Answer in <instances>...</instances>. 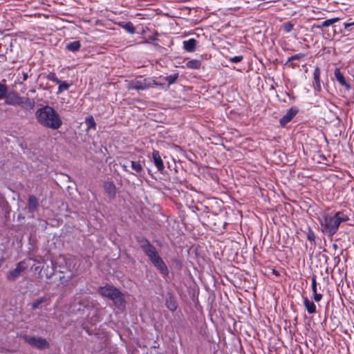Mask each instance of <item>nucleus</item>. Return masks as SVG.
<instances>
[{"label":"nucleus","instance_id":"nucleus-1","mask_svg":"<svg viewBox=\"0 0 354 354\" xmlns=\"http://www.w3.org/2000/svg\"><path fill=\"white\" fill-rule=\"evenodd\" d=\"M348 220V216L342 211L336 212L334 214H324L319 218L321 230L328 236H333L340 225Z\"/></svg>","mask_w":354,"mask_h":354},{"label":"nucleus","instance_id":"nucleus-2","mask_svg":"<svg viewBox=\"0 0 354 354\" xmlns=\"http://www.w3.org/2000/svg\"><path fill=\"white\" fill-rule=\"evenodd\" d=\"M35 118L43 127L57 130L62 125V120L57 112L50 106H44L37 110Z\"/></svg>","mask_w":354,"mask_h":354},{"label":"nucleus","instance_id":"nucleus-3","mask_svg":"<svg viewBox=\"0 0 354 354\" xmlns=\"http://www.w3.org/2000/svg\"><path fill=\"white\" fill-rule=\"evenodd\" d=\"M140 247L160 273L166 277L169 274L167 265L159 255L156 248L146 239L139 241Z\"/></svg>","mask_w":354,"mask_h":354},{"label":"nucleus","instance_id":"nucleus-4","mask_svg":"<svg viewBox=\"0 0 354 354\" xmlns=\"http://www.w3.org/2000/svg\"><path fill=\"white\" fill-rule=\"evenodd\" d=\"M99 292L104 297L111 299L118 308L124 307L125 299L124 295L115 287L106 285L99 288Z\"/></svg>","mask_w":354,"mask_h":354},{"label":"nucleus","instance_id":"nucleus-5","mask_svg":"<svg viewBox=\"0 0 354 354\" xmlns=\"http://www.w3.org/2000/svg\"><path fill=\"white\" fill-rule=\"evenodd\" d=\"M127 88L128 90L144 91L158 85V83L151 77L142 78L140 77L139 78L127 81Z\"/></svg>","mask_w":354,"mask_h":354},{"label":"nucleus","instance_id":"nucleus-6","mask_svg":"<svg viewBox=\"0 0 354 354\" xmlns=\"http://www.w3.org/2000/svg\"><path fill=\"white\" fill-rule=\"evenodd\" d=\"M92 306V302L88 297L80 295L75 297L73 302L70 305V308H73L74 312H80Z\"/></svg>","mask_w":354,"mask_h":354},{"label":"nucleus","instance_id":"nucleus-7","mask_svg":"<svg viewBox=\"0 0 354 354\" xmlns=\"http://www.w3.org/2000/svg\"><path fill=\"white\" fill-rule=\"evenodd\" d=\"M27 268V265L25 261L19 262L15 269L10 270L6 274V279L9 281H16L21 274Z\"/></svg>","mask_w":354,"mask_h":354},{"label":"nucleus","instance_id":"nucleus-8","mask_svg":"<svg viewBox=\"0 0 354 354\" xmlns=\"http://www.w3.org/2000/svg\"><path fill=\"white\" fill-rule=\"evenodd\" d=\"M24 341L32 347L42 349L48 348L49 344L46 339L41 337H35L25 335L23 336Z\"/></svg>","mask_w":354,"mask_h":354},{"label":"nucleus","instance_id":"nucleus-9","mask_svg":"<svg viewBox=\"0 0 354 354\" xmlns=\"http://www.w3.org/2000/svg\"><path fill=\"white\" fill-rule=\"evenodd\" d=\"M5 103L9 105H21V97L15 92L10 93L8 95H6Z\"/></svg>","mask_w":354,"mask_h":354},{"label":"nucleus","instance_id":"nucleus-10","mask_svg":"<svg viewBox=\"0 0 354 354\" xmlns=\"http://www.w3.org/2000/svg\"><path fill=\"white\" fill-rule=\"evenodd\" d=\"M298 110L296 107L290 108L286 113L280 119L279 122L281 126H285L287 123L290 122L292 119L296 115Z\"/></svg>","mask_w":354,"mask_h":354},{"label":"nucleus","instance_id":"nucleus-11","mask_svg":"<svg viewBox=\"0 0 354 354\" xmlns=\"http://www.w3.org/2000/svg\"><path fill=\"white\" fill-rule=\"evenodd\" d=\"M311 288L313 292V299L316 302H319L322 299V295L317 292V277L313 275L311 279Z\"/></svg>","mask_w":354,"mask_h":354},{"label":"nucleus","instance_id":"nucleus-12","mask_svg":"<svg viewBox=\"0 0 354 354\" xmlns=\"http://www.w3.org/2000/svg\"><path fill=\"white\" fill-rule=\"evenodd\" d=\"M335 77L337 81L339 83V84L342 86H345L346 90H349L351 86L345 80V78L343 74L341 73V71L339 68H336L334 71Z\"/></svg>","mask_w":354,"mask_h":354},{"label":"nucleus","instance_id":"nucleus-13","mask_svg":"<svg viewBox=\"0 0 354 354\" xmlns=\"http://www.w3.org/2000/svg\"><path fill=\"white\" fill-rule=\"evenodd\" d=\"M152 157L153 162L158 170L162 171L164 169V164L159 152L154 150L152 153Z\"/></svg>","mask_w":354,"mask_h":354},{"label":"nucleus","instance_id":"nucleus-14","mask_svg":"<svg viewBox=\"0 0 354 354\" xmlns=\"http://www.w3.org/2000/svg\"><path fill=\"white\" fill-rule=\"evenodd\" d=\"M165 306L171 312H174L177 309L176 301L171 293L167 295L165 300Z\"/></svg>","mask_w":354,"mask_h":354},{"label":"nucleus","instance_id":"nucleus-15","mask_svg":"<svg viewBox=\"0 0 354 354\" xmlns=\"http://www.w3.org/2000/svg\"><path fill=\"white\" fill-rule=\"evenodd\" d=\"M196 40L193 38L184 41L183 49L187 52H194L196 50Z\"/></svg>","mask_w":354,"mask_h":354},{"label":"nucleus","instance_id":"nucleus-16","mask_svg":"<svg viewBox=\"0 0 354 354\" xmlns=\"http://www.w3.org/2000/svg\"><path fill=\"white\" fill-rule=\"evenodd\" d=\"M105 192L108 194L109 197H115L116 193V187L112 182H105L104 184Z\"/></svg>","mask_w":354,"mask_h":354},{"label":"nucleus","instance_id":"nucleus-17","mask_svg":"<svg viewBox=\"0 0 354 354\" xmlns=\"http://www.w3.org/2000/svg\"><path fill=\"white\" fill-rule=\"evenodd\" d=\"M201 67V62L198 59H191L185 63V66H182L183 68L199 69Z\"/></svg>","mask_w":354,"mask_h":354},{"label":"nucleus","instance_id":"nucleus-18","mask_svg":"<svg viewBox=\"0 0 354 354\" xmlns=\"http://www.w3.org/2000/svg\"><path fill=\"white\" fill-rule=\"evenodd\" d=\"M304 305L308 314H314L316 313V306L313 301L308 299V297L304 299Z\"/></svg>","mask_w":354,"mask_h":354},{"label":"nucleus","instance_id":"nucleus-19","mask_svg":"<svg viewBox=\"0 0 354 354\" xmlns=\"http://www.w3.org/2000/svg\"><path fill=\"white\" fill-rule=\"evenodd\" d=\"M320 73V68L318 66L315 67L313 73V78L315 82V89L318 91H321L322 90Z\"/></svg>","mask_w":354,"mask_h":354},{"label":"nucleus","instance_id":"nucleus-20","mask_svg":"<svg viewBox=\"0 0 354 354\" xmlns=\"http://www.w3.org/2000/svg\"><path fill=\"white\" fill-rule=\"evenodd\" d=\"M340 20V18L339 17H335V18H332V19H327V20H325L324 21H323L322 24H314L313 26V28H324V27H328L329 26H331L333 25V24L339 21Z\"/></svg>","mask_w":354,"mask_h":354},{"label":"nucleus","instance_id":"nucleus-21","mask_svg":"<svg viewBox=\"0 0 354 354\" xmlns=\"http://www.w3.org/2000/svg\"><path fill=\"white\" fill-rule=\"evenodd\" d=\"M20 106L26 109H32L35 106V101L28 97H21V104Z\"/></svg>","mask_w":354,"mask_h":354},{"label":"nucleus","instance_id":"nucleus-22","mask_svg":"<svg viewBox=\"0 0 354 354\" xmlns=\"http://www.w3.org/2000/svg\"><path fill=\"white\" fill-rule=\"evenodd\" d=\"M10 212V207L7 201H0V214L7 216Z\"/></svg>","mask_w":354,"mask_h":354},{"label":"nucleus","instance_id":"nucleus-23","mask_svg":"<svg viewBox=\"0 0 354 354\" xmlns=\"http://www.w3.org/2000/svg\"><path fill=\"white\" fill-rule=\"evenodd\" d=\"M131 168L135 172H132L133 174L138 176L141 174L143 170L142 166L138 161H131Z\"/></svg>","mask_w":354,"mask_h":354},{"label":"nucleus","instance_id":"nucleus-24","mask_svg":"<svg viewBox=\"0 0 354 354\" xmlns=\"http://www.w3.org/2000/svg\"><path fill=\"white\" fill-rule=\"evenodd\" d=\"M119 26L125 29L130 34H134L136 32V28L133 26V24L130 21L129 22H121L119 24Z\"/></svg>","mask_w":354,"mask_h":354},{"label":"nucleus","instance_id":"nucleus-25","mask_svg":"<svg viewBox=\"0 0 354 354\" xmlns=\"http://www.w3.org/2000/svg\"><path fill=\"white\" fill-rule=\"evenodd\" d=\"M80 46H81V44H80V41H74L67 44L66 48L67 50H68L70 51L75 52L80 49Z\"/></svg>","mask_w":354,"mask_h":354},{"label":"nucleus","instance_id":"nucleus-26","mask_svg":"<svg viewBox=\"0 0 354 354\" xmlns=\"http://www.w3.org/2000/svg\"><path fill=\"white\" fill-rule=\"evenodd\" d=\"M85 122L86 124L87 130H89L91 129H95L96 123H95V121L92 115L87 117L85 119Z\"/></svg>","mask_w":354,"mask_h":354},{"label":"nucleus","instance_id":"nucleus-27","mask_svg":"<svg viewBox=\"0 0 354 354\" xmlns=\"http://www.w3.org/2000/svg\"><path fill=\"white\" fill-rule=\"evenodd\" d=\"M46 301V297H41L37 299L36 300H35L33 302H32L30 304L32 310H35L39 308V306L41 305V304H43L44 302H45Z\"/></svg>","mask_w":354,"mask_h":354},{"label":"nucleus","instance_id":"nucleus-28","mask_svg":"<svg viewBox=\"0 0 354 354\" xmlns=\"http://www.w3.org/2000/svg\"><path fill=\"white\" fill-rule=\"evenodd\" d=\"M57 84H59L57 93H61L63 91L68 90L71 86L68 82L61 80H59V83H57Z\"/></svg>","mask_w":354,"mask_h":354},{"label":"nucleus","instance_id":"nucleus-29","mask_svg":"<svg viewBox=\"0 0 354 354\" xmlns=\"http://www.w3.org/2000/svg\"><path fill=\"white\" fill-rule=\"evenodd\" d=\"M178 77V73H174L165 77V80L169 84H174Z\"/></svg>","mask_w":354,"mask_h":354},{"label":"nucleus","instance_id":"nucleus-30","mask_svg":"<svg viewBox=\"0 0 354 354\" xmlns=\"http://www.w3.org/2000/svg\"><path fill=\"white\" fill-rule=\"evenodd\" d=\"M8 88L6 85L0 83V100L3 99L7 94Z\"/></svg>","mask_w":354,"mask_h":354},{"label":"nucleus","instance_id":"nucleus-31","mask_svg":"<svg viewBox=\"0 0 354 354\" xmlns=\"http://www.w3.org/2000/svg\"><path fill=\"white\" fill-rule=\"evenodd\" d=\"M305 56H306V55L304 53H298V54L294 55L288 59L286 64H288V62L293 61V60L304 58Z\"/></svg>","mask_w":354,"mask_h":354},{"label":"nucleus","instance_id":"nucleus-32","mask_svg":"<svg viewBox=\"0 0 354 354\" xmlns=\"http://www.w3.org/2000/svg\"><path fill=\"white\" fill-rule=\"evenodd\" d=\"M307 239L311 242H313L315 240V234L310 227H308V229Z\"/></svg>","mask_w":354,"mask_h":354},{"label":"nucleus","instance_id":"nucleus-33","mask_svg":"<svg viewBox=\"0 0 354 354\" xmlns=\"http://www.w3.org/2000/svg\"><path fill=\"white\" fill-rule=\"evenodd\" d=\"M47 79L50 81H52V82L56 83V84L59 83V80L56 76V74L53 72L50 73L47 75Z\"/></svg>","mask_w":354,"mask_h":354},{"label":"nucleus","instance_id":"nucleus-34","mask_svg":"<svg viewBox=\"0 0 354 354\" xmlns=\"http://www.w3.org/2000/svg\"><path fill=\"white\" fill-rule=\"evenodd\" d=\"M293 28V24L290 22H287L283 24V29L286 32H290Z\"/></svg>","mask_w":354,"mask_h":354},{"label":"nucleus","instance_id":"nucleus-35","mask_svg":"<svg viewBox=\"0 0 354 354\" xmlns=\"http://www.w3.org/2000/svg\"><path fill=\"white\" fill-rule=\"evenodd\" d=\"M243 57L242 55L234 56L229 58V61L232 63H238L243 60Z\"/></svg>","mask_w":354,"mask_h":354},{"label":"nucleus","instance_id":"nucleus-36","mask_svg":"<svg viewBox=\"0 0 354 354\" xmlns=\"http://www.w3.org/2000/svg\"><path fill=\"white\" fill-rule=\"evenodd\" d=\"M37 201H29V208L33 210L37 206Z\"/></svg>","mask_w":354,"mask_h":354},{"label":"nucleus","instance_id":"nucleus-37","mask_svg":"<svg viewBox=\"0 0 354 354\" xmlns=\"http://www.w3.org/2000/svg\"><path fill=\"white\" fill-rule=\"evenodd\" d=\"M351 26H354V21L353 22H351V23H344V26L345 28H349Z\"/></svg>","mask_w":354,"mask_h":354},{"label":"nucleus","instance_id":"nucleus-38","mask_svg":"<svg viewBox=\"0 0 354 354\" xmlns=\"http://www.w3.org/2000/svg\"><path fill=\"white\" fill-rule=\"evenodd\" d=\"M22 75H23L24 81H26L28 78V73H26V72H23Z\"/></svg>","mask_w":354,"mask_h":354},{"label":"nucleus","instance_id":"nucleus-39","mask_svg":"<svg viewBox=\"0 0 354 354\" xmlns=\"http://www.w3.org/2000/svg\"><path fill=\"white\" fill-rule=\"evenodd\" d=\"M122 167L124 171H128L127 166L126 165H124V164L122 165Z\"/></svg>","mask_w":354,"mask_h":354},{"label":"nucleus","instance_id":"nucleus-40","mask_svg":"<svg viewBox=\"0 0 354 354\" xmlns=\"http://www.w3.org/2000/svg\"><path fill=\"white\" fill-rule=\"evenodd\" d=\"M295 66H296L295 64H292V68H295Z\"/></svg>","mask_w":354,"mask_h":354},{"label":"nucleus","instance_id":"nucleus-41","mask_svg":"<svg viewBox=\"0 0 354 354\" xmlns=\"http://www.w3.org/2000/svg\"><path fill=\"white\" fill-rule=\"evenodd\" d=\"M29 199H30V200H32V199H35V198H32V197H30Z\"/></svg>","mask_w":354,"mask_h":354}]
</instances>
